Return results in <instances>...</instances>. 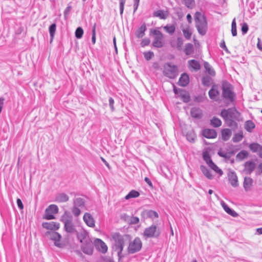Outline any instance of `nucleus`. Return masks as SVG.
I'll list each match as a JSON object with an SVG mask.
<instances>
[{"label":"nucleus","mask_w":262,"mask_h":262,"mask_svg":"<svg viewBox=\"0 0 262 262\" xmlns=\"http://www.w3.org/2000/svg\"><path fill=\"white\" fill-rule=\"evenodd\" d=\"M257 48L262 51V42L259 38H258V42L257 43Z\"/></svg>","instance_id":"774afa93"},{"label":"nucleus","mask_w":262,"mask_h":262,"mask_svg":"<svg viewBox=\"0 0 262 262\" xmlns=\"http://www.w3.org/2000/svg\"><path fill=\"white\" fill-rule=\"evenodd\" d=\"M56 29V25L55 24H53L49 27V33L51 38V40L53 39Z\"/></svg>","instance_id":"58836bf2"},{"label":"nucleus","mask_w":262,"mask_h":262,"mask_svg":"<svg viewBox=\"0 0 262 262\" xmlns=\"http://www.w3.org/2000/svg\"><path fill=\"white\" fill-rule=\"evenodd\" d=\"M94 244L96 249L102 253H105L107 251L106 245L101 239L96 238L94 241Z\"/></svg>","instance_id":"f8f14e48"},{"label":"nucleus","mask_w":262,"mask_h":262,"mask_svg":"<svg viewBox=\"0 0 262 262\" xmlns=\"http://www.w3.org/2000/svg\"><path fill=\"white\" fill-rule=\"evenodd\" d=\"M203 135L208 139H214L217 136V133L213 129L206 128L203 130Z\"/></svg>","instance_id":"6ab92c4d"},{"label":"nucleus","mask_w":262,"mask_h":262,"mask_svg":"<svg viewBox=\"0 0 262 262\" xmlns=\"http://www.w3.org/2000/svg\"><path fill=\"white\" fill-rule=\"evenodd\" d=\"M255 127V124L251 120H248L245 123V128L248 132H251Z\"/></svg>","instance_id":"473e14b6"},{"label":"nucleus","mask_w":262,"mask_h":262,"mask_svg":"<svg viewBox=\"0 0 262 262\" xmlns=\"http://www.w3.org/2000/svg\"><path fill=\"white\" fill-rule=\"evenodd\" d=\"M184 4L188 8H192L194 6V0H183Z\"/></svg>","instance_id":"c03bdc74"},{"label":"nucleus","mask_w":262,"mask_h":262,"mask_svg":"<svg viewBox=\"0 0 262 262\" xmlns=\"http://www.w3.org/2000/svg\"><path fill=\"white\" fill-rule=\"evenodd\" d=\"M169 13L167 11H164L163 10H158L155 11L152 14V16L155 17H158L161 19H165L168 16Z\"/></svg>","instance_id":"aec40b11"},{"label":"nucleus","mask_w":262,"mask_h":262,"mask_svg":"<svg viewBox=\"0 0 262 262\" xmlns=\"http://www.w3.org/2000/svg\"><path fill=\"white\" fill-rule=\"evenodd\" d=\"M222 205L224 210L229 215L233 217H237L238 216V214L233 210L231 209L225 203L223 202L222 203Z\"/></svg>","instance_id":"a878e982"},{"label":"nucleus","mask_w":262,"mask_h":262,"mask_svg":"<svg viewBox=\"0 0 262 262\" xmlns=\"http://www.w3.org/2000/svg\"><path fill=\"white\" fill-rule=\"evenodd\" d=\"M210 124L212 126L214 127H217L221 125L222 121L220 119L216 117H213L210 120Z\"/></svg>","instance_id":"f704fd0d"},{"label":"nucleus","mask_w":262,"mask_h":262,"mask_svg":"<svg viewBox=\"0 0 262 262\" xmlns=\"http://www.w3.org/2000/svg\"><path fill=\"white\" fill-rule=\"evenodd\" d=\"M42 226L48 230H57L60 227V224L55 222H45L42 223Z\"/></svg>","instance_id":"f3484780"},{"label":"nucleus","mask_w":262,"mask_h":262,"mask_svg":"<svg viewBox=\"0 0 262 262\" xmlns=\"http://www.w3.org/2000/svg\"><path fill=\"white\" fill-rule=\"evenodd\" d=\"M81 250L83 253L88 255H92L93 252V244L90 241H86L81 246Z\"/></svg>","instance_id":"2eb2a0df"},{"label":"nucleus","mask_w":262,"mask_h":262,"mask_svg":"<svg viewBox=\"0 0 262 262\" xmlns=\"http://www.w3.org/2000/svg\"><path fill=\"white\" fill-rule=\"evenodd\" d=\"M71 9H72V7L71 6H69L66 8V9L64 10V12H63L64 16L65 17H67V15L70 12Z\"/></svg>","instance_id":"052dcab7"},{"label":"nucleus","mask_w":262,"mask_h":262,"mask_svg":"<svg viewBox=\"0 0 262 262\" xmlns=\"http://www.w3.org/2000/svg\"><path fill=\"white\" fill-rule=\"evenodd\" d=\"M248 156V153L247 151L243 150L241 151L236 155V158L239 160H243Z\"/></svg>","instance_id":"ea45409f"},{"label":"nucleus","mask_w":262,"mask_h":262,"mask_svg":"<svg viewBox=\"0 0 262 262\" xmlns=\"http://www.w3.org/2000/svg\"><path fill=\"white\" fill-rule=\"evenodd\" d=\"M203 160L206 162L208 166L213 169L216 173L219 174L220 176H222L223 172L222 170L219 168L216 164L211 160L209 154L207 152H204L203 154Z\"/></svg>","instance_id":"0eeeda50"},{"label":"nucleus","mask_w":262,"mask_h":262,"mask_svg":"<svg viewBox=\"0 0 262 262\" xmlns=\"http://www.w3.org/2000/svg\"><path fill=\"white\" fill-rule=\"evenodd\" d=\"M58 212V208L57 206L53 204L50 205L46 209L43 218L48 220L55 219L54 214L57 213Z\"/></svg>","instance_id":"1a4fd4ad"},{"label":"nucleus","mask_w":262,"mask_h":262,"mask_svg":"<svg viewBox=\"0 0 262 262\" xmlns=\"http://www.w3.org/2000/svg\"><path fill=\"white\" fill-rule=\"evenodd\" d=\"M83 219L85 223L89 227L93 228L95 226V221L90 213L88 212L85 213Z\"/></svg>","instance_id":"dca6fc26"},{"label":"nucleus","mask_w":262,"mask_h":262,"mask_svg":"<svg viewBox=\"0 0 262 262\" xmlns=\"http://www.w3.org/2000/svg\"><path fill=\"white\" fill-rule=\"evenodd\" d=\"M108 102H109V105H110L112 111H113L114 110V100L112 97H110L109 98Z\"/></svg>","instance_id":"13d9d810"},{"label":"nucleus","mask_w":262,"mask_h":262,"mask_svg":"<svg viewBox=\"0 0 262 262\" xmlns=\"http://www.w3.org/2000/svg\"><path fill=\"white\" fill-rule=\"evenodd\" d=\"M69 199L68 195L64 193H60L56 195L55 201L59 203H64L67 202Z\"/></svg>","instance_id":"b1692460"},{"label":"nucleus","mask_w":262,"mask_h":262,"mask_svg":"<svg viewBox=\"0 0 262 262\" xmlns=\"http://www.w3.org/2000/svg\"><path fill=\"white\" fill-rule=\"evenodd\" d=\"M188 64L189 69H191L195 71H199L201 68L199 62L194 59L189 60L188 61Z\"/></svg>","instance_id":"412c9836"},{"label":"nucleus","mask_w":262,"mask_h":262,"mask_svg":"<svg viewBox=\"0 0 262 262\" xmlns=\"http://www.w3.org/2000/svg\"><path fill=\"white\" fill-rule=\"evenodd\" d=\"M139 195L140 193L138 191L135 190H132L125 196V199L128 200L131 198H137Z\"/></svg>","instance_id":"72a5a7b5"},{"label":"nucleus","mask_w":262,"mask_h":262,"mask_svg":"<svg viewBox=\"0 0 262 262\" xmlns=\"http://www.w3.org/2000/svg\"><path fill=\"white\" fill-rule=\"evenodd\" d=\"M243 138V133L239 132L238 133H236L234 135L233 137L232 138V141L234 143H237L241 141Z\"/></svg>","instance_id":"c9c22d12"},{"label":"nucleus","mask_w":262,"mask_h":262,"mask_svg":"<svg viewBox=\"0 0 262 262\" xmlns=\"http://www.w3.org/2000/svg\"><path fill=\"white\" fill-rule=\"evenodd\" d=\"M151 33L154 35V40L152 43L153 47L157 48H161L163 47L164 42L163 41L164 35L161 31L154 29L151 30Z\"/></svg>","instance_id":"39448f33"},{"label":"nucleus","mask_w":262,"mask_h":262,"mask_svg":"<svg viewBox=\"0 0 262 262\" xmlns=\"http://www.w3.org/2000/svg\"><path fill=\"white\" fill-rule=\"evenodd\" d=\"M147 28L145 23L143 24L140 28L136 31L135 35L137 38H142L145 35V32Z\"/></svg>","instance_id":"4be33fe9"},{"label":"nucleus","mask_w":262,"mask_h":262,"mask_svg":"<svg viewBox=\"0 0 262 262\" xmlns=\"http://www.w3.org/2000/svg\"><path fill=\"white\" fill-rule=\"evenodd\" d=\"M65 231L70 233H74L76 230L72 220L67 219L63 221Z\"/></svg>","instance_id":"ddd939ff"},{"label":"nucleus","mask_w":262,"mask_h":262,"mask_svg":"<svg viewBox=\"0 0 262 262\" xmlns=\"http://www.w3.org/2000/svg\"><path fill=\"white\" fill-rule=\"evenodd\" d=\"M248 31V26L246 23H244L242 26V32L243 34H245Z\"/></svg>","instance_id":"6e6d98bb"},{"label":"nucleus","mask_w":262,"mask_h":262,"mask_svg":"<svg viewBox=\"0 0 262 262\" xmlns=\"http://www.w3.org/2000/svg\"><path fill=\"white\" fill-rule=\"evenodd\" d=\"M112 238L114 241V248L115 251H116L118 253V255H119L124 247V239L123 236L118 233H115L112 235Z\"/></svg>","instance_id":"423d86ee"},{"label":"nucleus","mask_w":262,"mask_h":262,"mask_svg":"<svg viewBox=\"0 0 262 262\" xmlns=\"http://www.w3.org/2000/svg\"><path fill=\"white\" fill-rule=\"evenodd\" d=\"M200 168L202 173L206 178L210 180L213 179V176L211 174L210 171L206 166L201 165Z\"/></svg>","instance_id":"c756f323"},{"label":"nucleus","mask_w":262,"mask_h":262,"mask_svg":"<svg viewBox=\"0 0 262 262\" xmlns=\"http://www.w3.org/2000/svg\"><path fill=\"white\" fill-rule=\"evenodd\" d=\"M220 46L221 48L224 49L227 52H228V49L226 46L225 42L224 40H222V41L220 43Z\"/></svg>","instance_id":"69168bd1"},{"label":"nucleus","mask_w":262,"mask_h":262,"mask_svg":"<svg viewBox=\"0 0 262 262\" xmlns=\"http://www.w3.org/2000/svg\"><path fill=\"white\" fill-rule=\"evenodd\" d=\"M163 74L170 79H175L179 75L178 67L171 62H166L163 65Z\"/></svg>","instance_id":"7ed1b4c3"},{"label":"nucleus","mask_w":262,"mask_h":262,"mask_svg":"<svg viewBox=\"0 0 262 262\" xmlns=\"http://www.w3.org/2000/svg\"><path fill=\"white\" fill-rule=\"evenodd\" d=\"M16 203H17V206L20 209H23L24 208V205H23V204L21 201V200L20 199H17V200H16Z\"/></svg>","instance_id":"0e129e2a"},{"label":"nucleus","mask_w":262,"mask_h":262,"mask_svg":"<svg viewBox=\"0 0 262 262\" xmlns=\"http://www.w3.org/2000/svg\"><path fill=\"white\" fill-rule=\"evenodd\" d=\"M193 45L192 43H188L186 44L184 49V53L186 55H190L193 52Z\"/></svg>","instance_id":"2f4dec72"},{"label":"nucleus","mask_w":262,"mask_h":262,"mask_svg":"<svg viewBox=\"0 0 262 262\" xmlns=\"http://www.w3.org/2000/svg\"><path fill=\"white\" fill-rule=\"evenodd\" d=\"M255 165L254 162L248 161L245 163L246 168L250 171H252L255 168Z\"/></svg>","instance_id":"4c0bfd02"},{"label":"nucleus","mask_w":262,"mask_h":262,"mask_svg":"<svg viewBox=\"0 0 262 262\" xmlns=\"http://www.w3.org/2000/svg\"><path fill=\"white\" fill-rule=\"evenodd\" d=\"M177 47L178 48H181L183 44V41L182 38L178 37L177 38Z\"/></svg>","instance_id":"e2e57ef3"},{"label":"nucleus","mask_w":262,"mask_h":262,"mask_svg":"<svg viewBox=\"0 0 262 262\" xmlns=\"http://www.w3.org/2000/svg\"><path fill=\"white\" fill-rule=\"evenodd\" d=\"M130 217L126 213H123L121 215V219L125 221L129 222Z\"/></svg>","instance_id":"4d7b16f0"},{"label":"nucleus","mask_w":262,"mask_h":262,"mask_svg":"<svg viewBox=\"0 0 262 262\" xmlns=\"http://www.w3.org/2000/svg\"><path fill=\"white\" fill-rule=\"evenodd\" d=\"M129 222L131 224H137L139 222V219L137 216H132L129 219Z\"/></svg>","instance_id":"3c124183"},{"label":"nucleus","mask_w":262,"mask_h":262,"mask_svg":"<svg viewBox=\"0 0 262 262\" xmlns=\"http://www.w3.org/2000/svg\"><path fill=\"white\" fill-rule=\"evenodd\" d=\"M150 43V40L149 38H145L142 39L141 42V46L142 47H144L146 46H148Z\"/></svg>","instance_id":"5fc2aeb1"},{"label":"nucleus","mask_w":262,"mask_h":262,"mask_svg":"<svg viewBox=\"0 0 262 262\" xmlns=\"http://www.w3.org/2000/svg\"><path fill=\"white\" fill-rule=\"evenodd\" d=\"M72 212L74 215L75 216H78L81 213V211L79 207H77L76 206H73L72 209Z\"/></svg>","instance_id":"de8ad7c7"},{"label":"nucleus","mask_w":262,"mask_h":262,"mask_svg":"<svg viewBox=\"0 0 262 262\" xmlns=\"http://www.w3.org/2000/svg\"><path fill=\"white\" fill-rule=\"evenodd\" d=\"M186 138L188 141L190 142H194L195 140V136L194 135L191 134V133H188L186 135Z\"/></svg>","instance_id":"864d4df0"},{"label":"nucleus","mask_w":262,"mask_h":262,"mask_svg":"<svg viewBox=\"0 0 262 262\" xmlns=\"http://www.w3.org/2000/svg\"><path fill=\"white\" fill-rule=\"evenodd\" d=\"M182 31L185 38L187 40L190 39L192 35V32L190 29L189 28H187L183 29Z\"/></svg>","instance_id":"e433bc0d"},{"label":"nucleus","mask_w":262,"mask_h":262,"mask_svg":"<svg viewBox=\"0 0 262 262\" xmlns=\"http://www.w3.org/2000/svg\"><path fill=\"white\" fill-rule=\"evenodd\" d=\"M211 79L208 76H205L202 78V83L204 86H208L210 85Z\"/></svg>","instance_id":"37998d69"},{"label":"nucleus","mask_w":262,"mask_h":262,"mask_svg":"<svg viewBox=\"0 0 262 262\" xmlns=\"http://www.w3.org/2000/svg\"><path fill=\"white\" fill-rule=\"evenodd\" d=\"M96 25L95 24L92 28V42L93 44H95L96 42Z\"/></svg>","instance_id":"09e8293b"},{"label":"nucleus","mask_w":262,"mask_h":262,"mask_svg":"<svg viewBox=\"0 0 262 262\" xmlns=\"http://www.w3.org/2000/svg\"><path fill=\"white\" fill-rule=\"evenodd\" d=\"M218 155L220 157L225 158L229 157V155H228V153L224 152V151H219L218 152Z\"/></svg>","instance_id":"680f3d73"},{"label":"nucleus","mask_w":262,"mask_h":262,"mask_svg":"<svg viewBox=\"0 0 262 262\" xmlns=\"http://www.w3.org/2000/svg\"><path fill=\"white\" fill-rule=\"evenodd\" d=\"M154 56V54L152 51H148L144 53V56L146 60H149Z\"/></svg>","instance_id":"49530a36"},{"label":"nucleus","mask_w":262,"mask_h":262,"mask_svg":"<svg viewBox=\"0 0 262 262\" xmlns=\"http://www.w3.org/2000/svg\"><path fill=\"white\" fill-rule=\"evenodd\" d=\"M228 181L231 186L236 187L238 186L237 176L233 171H230L228 173Z\"/></svg>","instance_id":"4468645a"},{"label":"nucleus","mask_w":262,"mask_h":262,"mask_svg":"<svg viewBox=\"0 0 262 262\" xmlns=\"http://www.w3.org/2000/svg\"><path fill=\"white\" fill-rule=\"evenodd\" d=\"M227 111H230V112H229V113H228V115L229 116V118H232L233 117V115L234 113V112H236V109H235L234 108H230L227 110Z\"/></svg>","instance_id":"bf43d9fd"},{"label":"nucleus","mask_w":262,"mask_h":262,"mask_svg":"<svg viewBox=\"0 0 262 262\" xmlns=\"http://www.w3.org/2000/svg\"><path fill=\"white\" fill-rule=\"evenodd\" d=\"M166 32L169 35H172L176 30V27L174 25H167L163 27Z\"/></svg>","instance_id":"7c9ffc66"},{"label":"nucleus","mask_w":262,"mask_h":262,"mask_svg":"<svg viewBox=\"0 0 262 262\" xmlns=\"http://www.w3.org/2000/svg\"><path fill=\"white\" fill-rule=\"evenodd\" d=\"M160 229L155 224L146 228L142 234L143 238L147 239L150 238H158L161 234Z\"/></svg>","instance_id":"20e7f679"},{"label":"nucleus","mask_w":262,"mask_h":262,"mask_svg":"<svg viewBox=\"0 0 262 262\" xmlns=\"http://www.w3.org/2000/svg\"><path fill=\"white\" fill-rule=\"evenodd\" d=\"M125 0H119V4H120V13L122 15L124 11V6L125 3Z\"/></svg>","instance_id":"603ef678"},{"label":"nucleus","mask_w":262,"mask_h":262,"mask_svg":"<svg viewBox=\"0 0 262 262\" xmlns=\"http://www.w3.org/2000/svg\"><path fill=\"white\" fill-rule=\"evenodd\" d=\"M204 66L209 75L211 76H214L215 75V72L214 70L208 62H205L204 63Z\"/></svg>","instance_id":"cd10ccee"},{"label":"nucleus","mask_w":262,"mask_h":262,"mask_svg":"<svg viewBox=\"0 0 262 262\" xmlns=\"http://www.w3.org/2000/svg\"><path fill=\"white\" fill-rule=\"evenodd\" d=\"M253 180L250 177H245L244 181V187L246 191H248L250 190L251 187L252 185Z\"/></svg>","instance_id":"393cba45"},{"label":"nucleus","mask_w":262,"mask_h":262,"mask_svg":"<svg viewBox=\"0 0 262 262\" xmlns=\"http://www.w3.org/2000/svg\"><path fill=\"white\" fill-rule=\"evenodd\" d=\"M73 204V206H76L77 207H83L85 205V201L81 197H77L74 199Z\"/></svg>","instance_id":"bb28decb"},{"label":"nucleus","mask_w":262,"mask_h":262,"mask_svg":"<svg viewBox=\"0 0 262 262\" xmlns=\"http://www.w3.org/2000/svg\"><path fill=\"white\" fill-rule=\"evenodd\" d=\"M208 95L211 99L215 101H218L219 99L220 92L218 90L217 85L215 84L213 85L211 89L209 91Z\"/></svg>","instance_id":"9b49d317"},{"label":"nucleus","mask_w":262,"mask_h":262,"mask_svg":"<svg viewBox=\"0 0 262 262\" xmlns=\"http://www.w3.org/2000/svg\"><path fill=\"white\" fill-rule=\"evenodd\" d=\"M229 112H230V111H227V110H222L221 113V116L225 120H227V119L229 118L228 115Z\"/></svg>","instance_id":"8fccbe9b"},{"label":"nucleus","mask_w":262,"mask_h":262,"mask_svg":"<svg viewBox=\"0 0 262 262\" xmlns=\"http://www.w3.org/2000/svg\"><path fill=\"white\" fill-rule=\"evenodd\" d=\"M147 216L150 218H158L159 215L157 212L153 210H149L147 213Z\"/></svg>","instance_id":"a18cd8bd"},{"label":"nucleus","mask_w":262,"mask_h":262,"mask_svg":"<svg viewBox=\"0 0 262 262\" xmlns=\"http://www.w3.org/2000/svg\"><path fill=\"white\" fill-rule=\"evenodd\" d=\"M50 238L54 241V245L59 248H62L64 244L60 242L61 235L56 232H51L49 233Z\"/></svg>","instance_id":"9d476101"},{"label":"nucleus","mask_w":262,"mask_h":262,"mask_svg":"<svg viewBox=\"0 0 262 262\" xmlns=\"http://www.w3.org/2000/svg\"><path fill=\"white\" fill-rule=\"evenodd\" d=\"M231 135V131L229 128H225L222 131V139L226 141L229 139Z\"/></svg>","instance_id":"c85d7f7f"},{"label":"nucleus","mask_w":262,"mask_h":262,"mask_svg":"<svg viewBox=\"0 0 262 262\" xmlns=\"http://www.w3.org/2000/svg\"><path fill=\"white\" fill-rule=\"evenodd\" d=\"M194 20L199 33L204 35L206 33L207 29V23L205 17L200 12H196L194 14Z\"/></svg>","instance_id":"f03ea898"},{"label":"nucleus","mask_w":262,"mask_h":262,"mask_svg":"<svg viewBox=\"0 0 262 262\" xmlns=\"http://www.w3.org/2000/svg\"><path fill=\"white\" fill-rule=\"evenodd\" d=\"M144 181L150 187H152V182L148 178L145 177L144 178Z\"/></svg>","instance_id":"338daca9"},{"label":"nucleus","mask_w":262,"mask_h":262,"mask_svg":"<svg viewBox=\"0 0 262 262\" xmlns=\"http://www.w3.org/2000/svg\"><path fill=\"white\" fill-rule=\"evenodd\" d=\"M260 146V145L258 144V143H253L250 144L249 146V147L252 152H256L258 151Z\"/></svg>","instance_id":"a19ab883"},{"label":"nucleus","mask_w":262,"mask_h":262,"mask_svg":"<svg viewBox=\"0 0 262 262\" xmlns=\"http://www.w3.org/2000/svg\"><path fill=\"white\" fill-rule=\"evenodd\" d=\"M189 82V77L188 75L185 73H183L179 78L178 84L180 86L185 87L186 86Z\"/></svg>","instance_id":"a211bd4d"},{"label":"nucleus","mask_w":262,"mask_h":262,"mask_svg":"<svg viewBox=\"0 0 262 262\" xmlns=\"http://www.w3.org/2000/svg\"><path fill=\"white\" fill-rule=\"evenodd\" d=\"M222 96L224 99L225 103L227 105L232 104L235 101L236 94L232 91L231 84L228 83L223 84Z\"/></svg>","instance_id":"f257e3e1"},{"label":"nucleus","mask_w":262,"mask_h":262,"mask_svg":"<svg viewBox=\"0 0 262 262\" xmlns=\"http://www.w3.org/2000/svg\"><path fill=\"white\" fill-rule=\"evenodd\" d=\"M75 37L78 38L80 39L82 37V35L83 34V30L81 27H78L76 31H75Z\"/></svg>","instance_id":"79ce46f5"},{"label":"nucleus","mask_w":262,"mask_h":262,"mask_svg":"<svg viewBox=\"0 0 262 262\" xmlns=\"http://www.w3.org/2000/svg\"><path fill=\"white\" fill-rule=\"evenodd\" d=\"M142 246V243L139 237H136L133 242H130L128 247L129 253L134 254L139 252Z\"/></svg>","instance_id":"6e6552de"},{"label":"nucleus","mask_w":262,"mask_h":262,"mask_svg":"<svg viewBox=\"0 0 262 262\" xmlns=\"http://www.w3.org/2000/svg\"><path fill=\"white\" fill-rule=\"evenodd\" d=\"M190 115L194 118L200 119L202 116V111L199 108L193 107L191 109Z\"/></svg>","instance_id":"5701e85b"}]
</instances>
